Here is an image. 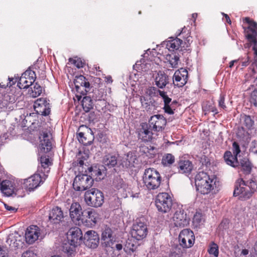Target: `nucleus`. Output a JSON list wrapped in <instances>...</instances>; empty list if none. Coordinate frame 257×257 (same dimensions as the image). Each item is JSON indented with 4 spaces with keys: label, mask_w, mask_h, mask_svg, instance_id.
Returning a JSON list of instances; mask_svg holds the SVG:
<instances>
[{
    "label": "nucleus",
    "mask_w": 257,
    "mask_h": 257,
    "mask_svg": "<svg viewBox=\"0 0 257 257\" xmlns=\"http://www.w3.org/2000/svg\"><path fill=\"white\" fill-rule=\"evenodd\" d=\"M256 190L255 182L251 181L246 182L242 179H239L235 183L233 196H238V199L241 201L247 200L251 197Z\"/></svg>",
    "instance_id": "obj_1"
},
{
    "label": "nucleus",
    "mask_w": 257,
    "mask_h": 257,
    "mask_svg": "<svg viewBox=\"0 0 257 257\" xmlns=\"http://www.w3.org/2000/svg\"><path fill=\"white\" fill-rule=\"evenodd\" d=\"M88 174H81L76 176L74 179L73 187L76 191H84L90 188L93 183L92 176H95L97 174H100V171L93 170L92 167L88 168Z\"/></svg>",
    "instance_id": "obj_2"
},
{
    "label": "nucleus",
    "mask_w": 257,
    "mask_h": 257,
    "mask_svg": "<svg viewBox=\"0 0 257 257\" xmlns=\"http://www.w3.org/2000/svg\"><path fill=\"white\" fill-rule=\"evenodd\" d=\"M195 180L196 190L202 194H208L214 189L213 179L203 171L196 175Z\"/></svg>",
    "instance_id": "obj_3"
},
{
    "label": "nucleus",
    "mask_w": 257,
    "mask_h": 257,
    "mask_svg": "<svg viewBox=\"0 0 257 257\" xmlns=\"http://www.w3.org/2000/svg\"><path fill=\"white\" fill-rule=\"evenodd\" d=\"M144 186L149 190H155L160 186L162 177L160 173L154 168H149L145 170L143 176Z\"/></svg>",
    "instance_id": "obj_4"
},
{
    "label": "nucleus",
    "mask_w": 257,
    "mask_h": 257,
    "mask_svg": "<svg viewBox=\"0 0 257 257\" xmlns=\"http://www.w3.org/2000/svg\"><path fill=\"white\" fill-rule=\"evenodd\" d=\"M84 200L87 205L92 207H99L104 202L103 194L97 189L91 188L85 192Z\"/></svg>",
    "instance_id": "obj_5"
},
{
    "label": "nucleus",
    "mask_w": 257,
    "mask_h": 257,
    "mask_svg": "<svg viewBox=\"0 0 257 257\" xmlns=\"http://www.w3.org/2000/svg\"><path fill=\"white\" fill-rule=\"evenodd\" d=\"M148 233V228L145 218L140 217L137 218L134 223L131 230V234L134 238L137 240H142L145 239Z\"/></svg>",
    "instance_id": "obj_6"
},
{
    "label": "nucleus",
    "mask_w": 257,
    "mask_h": 257,
    "mask_svg": "<svg viewBox=\"0 0 257 257\" xmlns=\"http://www.w3.org/2000/svg\"><path fill=\"white\" fill-rule=\"evenodd\" d=\"M155 204L159 212H168L173 205L172 197L168 193H160L156 196Z\"/></svg>",
    "instance_id": "obj_7"
},
{
    "label": "nucleus",
    "mask_w": 257,
    "mask_h": 257,
    "mask_svg": "<svg viewBox=\"0 0 257 257\" xmlns=\"http://www.w3.org/2000/svg\"><path fill=\"white\" fill-rule=\"evenodd\" d=\"M178 239L179 245L183 248H190L195 242L194 232L190 229H184L180 232Z\"/></svg>",
    "instance_id": "obj_8"
},
{
    "label": "nucleus",
    "mask_w": 257,
    "mask_h": 257,
    "mask_svg": "<svg viewBox=\"0 0 257 257\" xmlns=\"http://www.w3.org/2000/svg\"><path fill=\"white\" fill-rule=\"evenodd\" d=\"M76 91L80 95H76V97L79 100L81 95H84L89 90L90 84L86 78L83 75L76 76L74 80Z\"/></svg>",
    "instance_id": "obj_9"
},
{
    "label": "nucleus",
    "mask_w": 257,
    "mask_h": 257,
    "mask_svg": "<svg viewBox=\"0 0 257 257\" xmlns=\"http://www.w3.org/2000/svg\"><path fill=\"white\" fill-rule=\"evenodd\" d=\"M98 215L96 211L93 209L85 210L80 219L77 225L83 224L86 226L94 225L97 222Z\"/></svg>",
    "instance_id": "obj_10"
},
{
    "label": "nucleus",
    "mask_w": 257,
    "mask_h": 257,
    "mask_svg": "<svg viewBox=\"0 0 257 257\" xmlns=\"http://www.w3.org/2000/svg\"><path fill=\"white\" fill-rule=\"evenodd\" d=\"M36 78L35 72L30 69L24 72L18 82V86L20 89L28 88L35 82Z\"/></svg>",
    "instance_id": "obj_11"
},
{
    "label": "nucleus",
    "mask_w": 257,
    "mask_h": 257,
    "mask_svg": "<svg viewBox=\"0 0 257 257\" xmlns=\"http://www.w3.org/2000/svg\"><path fill=\"white\" fill-rule=\"evenodd\" d=\"M166 119L161 114H156L152 116L149 120L150 128L154 132L163 131L166 125Z\"/></svg>",
    "instance_id": "obj_12"
},
{
    "label": "nucleus",
    "mask_w": 257,
    "mask_h": 257,
    "mask_svg": "<svg viewBox=\"0 0 257 257\" xmlns=\"http://www.w3.org/2000/svg\"><path fill=\"white\" fill-rule=\"evenodd\" d=\"M175 167L178 173L189 175L193 170L194 165L192 161L185 157H181L177 160Z\"/></svg>",
    "instance_id": "obj_13"
},
{
    "label": "nucleus",
    "mask_w": 257,
    "mask_h": 257,
    "mask_svg": "<svg viewBox=\"0 0 257 257\" xmlns=\"http://www.w3.org/2000/svg\"><path fill=\"white\" fill-rule=\"evenodd\" d=\"M36 112L42 115H48L51 111L49 100L46 98H40L37 99L34 104Z\"/></svg>",
    "instance_id": "obj_14"
},
{
    "label": "nucleus",
    "mask_w": 257,
    "mask_h": 257,
    "mask_svg": "<svg viewBox=\"0 0 257 257\" xmlns=\"http://www.w3.org/2000/svg\"><path fill=\"white\" fill-rule=\"evenodd\" d=\"M188 78V71L184 68L176 70L173 76V84L178 87H182L187 83Z\"/></svg>",
    "instance_id": "obj_15"
},
{
    "label": "nucleus",
    "mask_w": 257,
    "mask_h": 257,
    "mask_svg": "<svg viewBox=\"0 0 257 257\" xmlns=\"http://www.w3.org/2000/svg\"><path fill=\"white\" fill-rule=\"evenodd\" d=\"M67 239L71 245L77 246L82 240L83 235L81 230L77 227L71 228L67 232Z\"/></svg>",
    "instance_id": "obj_16"
},
{
    "label": "nucleus",
    "mask_w": 257,
    "mask_h": 257,
    "mask_svg": "<svg viewBox=\"0 0 257 257\" xmlns=\"http://www.w3.org/2000/svg\"><path fill=\"white\" fill-rule=\"evenodd\" d=\"M243 22L247 24V27H243L245 39L248 41L247 35L250 34L254 37L253 39L257 42V23L249 17L243 18Z\"/></svg>",
    "instance_id": "obj_17"
},
{
    "label": "nucleus",
    "mask_w": 257,
    "mask_h": 257,
    "mask_svg": "<svg viewBox=\"0 0 257 257\" xmlns=\"http://www.w3.org/2000/svg\"><path fill=\"white\" fill-rule=\"evenodd\" d=\"M173 221L175 226L184 227L189 223L190 219L185 211L181 209L177 210L174 214Z\"/></svg>",
    "instance_id": "obj_18"
},
{
    "label": "nucleus",
    "mask_w": 257,
    "mask_h": 257,
    "mask_svg": "<svg viewBox=\"0 0 257 257\" xmlns=\"http://www.w3.org/2000/svg\"><path fill=\"white\" fill-rule=\"evenodd\" d=\"M84 243L89 248L97 247L99 242V237L96 232L93 230L87 231L84 235Z\"/></svg>",
    "instance_id": "obj_19"
},
{
    "label": "nucleus",
    "mask_w": 257,
    "mask_h": 257,
    "mask_svg": "<svg viewBox=\"0 0 257 257\" xmlns=\"http://www.w3.org/2000/svg\"><path fill=\"white\" fill-rule=\"evenodd\" d=\"M42 177L40 174H35L24 181V186L29 191H33L43 183Z\"/></svg>",
    "instance_id": "obj_20"
},
{
    "label": "nucleus",
    "mask_w": 257,
    "mask_h": 257,
    "mask_svg": "<svg viewBox=\"0 0 257 257\" xmlns=\"http://www.w3.org/2000/svg\"><path fill=\"white\" fill-rule=\"evenodd\" d=\"M40 235V229L36 225H31L27 229L25 233L26 242L29 244H33Z\"/></svg>",
    "instance_id": "obj_21"
},
{
    "label": "nucleus",
    "mask_w": 257,
    "mask_h": 257,
    "mask_svg": "<svg viewBox=\"0 0 257 257\" xmlns=\"http://www.w3.org/2000/svg\"><path fill=\"white\" fill-rule=\"evenodd\" d=\"M69 215L73 222L77 224L82 216L83 211L78 202H74L72 203L69 208Z\"/></svg>",
    "instance_id": "obj_22"
},
{
    "label": "nucleus",
    "mask_w": 257,
    "mask_h": 257,
    "mask_svg": "<svg viewBox=\"0 0 257 257\" xmlns=\"http://www.w3.org/2000/svg\"><path fill=\"white\" fill-rule=\"evenodd\" d=\"M149 125L146 123H142L138 130V137L143 142H150L153 139V133L149 130Z\"/></svg>",
    "instance_id": "obj_23"
},
{
    "label": "nucleus",
    "mask_w": 257,
    "mask_h": 257,
    "mask_svg": "<svg viewBox=\"0 0 257 257\" xmlns=\"http://www.w3.org/2000/svg\"><path fill=\"white\" fill-rule=\"evenodd\" d=\"M64 217V213L61 208L58 206L54 207L49 213V220L51 222L54 224L62 222Z\"/></svg>",
    "instance_id": "obj_24"
},
{
    "label": "nucleus",
    "mask_w": 257,
    "mask_h": 257,
    "mask_svg": "<svg viewBox=\"0 0 257 257\" xmlns=\"http://www.w3.org/2000/svg\"><path fill=\"white\" fill-rule=\"evenodd\" d=\"M182 45H183V40L178 38L166 42V47L170 51L179 50L180 48H181V50H182L183 48L185 49V46Z\"/></svg>",
    "instance_id": "obj_25"
},
{
    "label": "nucleus",
    "mask_w": 257,
    "mask_h": 257,
    "mask_svg": "<svg viewBox=\"0 0 257 257\" xmlns=\"http://www.w3.org/2000/svg\"><path fill=\"white\" fill-rule=\"evenodd\" d=\"M40 147L41 151L44 153H48L51 150L52 142L47 133H43V139L40 141Z\"/></svg>",
    "instance_id": "obj_26"
},
{
    "label": "nucleus",
    "mask_w": 257,
    "mask_h": 257,
    "mask_svg": "<svg viewBox=\"0 0 257 257\" xmlns=\"http://www.w3.org/2000/svg\"><path fill=\"white\" fill-rule=\"evenodd\" d=\"M169 82V76L164 72L159 71L155 78V83L159 88H164Z\"/></svg>",
    "instance_id": "obj_27"
},
{
    "label": "nucleus",
    "mask_w": 257,
    "mask_h": 257,
    "mask_svg": "<svg viewBox=\"0 0 257 257\" xmlns=\"http://www.w3.org/2000/svg\"><path fill=\"white\" fill-rule=\"evenodd\" d=\"M101 239L106 243V246H110L113 245L114 237L112 236V231L109 227H106L101 233Z\"/></svg>",
    "instance_id": "obj_28"
},
{
    "label": "nucleus",
    "mask_w": 257,
    "mask_h": 257,
    "mask_svg": "<svg viewBox=\"0 0 257 257\" xmlns=\"http://www.w3.org/2000/svg\"><path fill=\"white\" fill-rule=\"evenodd\" d=\"M223 158L225 162L228 165L233 168H237L239 166L237 157L233 154L232 155V153L229 151H227L224 153Z\"/></svg>",
    "instance_id": "obj_29"
},
{
    "label": "nucleus",
    "mask_w": 257,
    "mask_h": 257,
    "mask_svg": "<svg viewBox=\"0 0 257 257\" xmlns=\"http://www.w3.org/2000/svg\"><path fill=\"white\" fill-rule=\"evenodd\" d=\"M159 95L163 99L164 103L163 109L164 111L169 114H174V112L173 111V108L171 107V105H170L172 99L168 97L167 92L164 91H159Z\"/></svg>",
    "instance_id": "obj_30"
},
{
    "label": "nucleus",
    "mask_w": 257,
    "mask_h": 257,
    "mask_svg": "<svg viewBox=\"0 0 257 257\" xmlns=\"http://www.w3.org/2000/svg\"><path fill=\"white\" fill-rule=\"evenodd\" d=\"M137 160L136 156L134 155L132 152H130L123 158L122 165L127 168L134 167Z\"/></svg>",
    "instance_id": "obj_31"
},
{
    "label": "nucleus",
    "mask_w": 257,
    "mask_h": 257,
    "mask_svg": "<svg viewBox=\"0 0 257 257\" xmlns=\"http://www.w3.org/2000/svg\"><path fill=\"white\" fill-rule=\"evenodd\" d=\"M237 167L240 169V171L245 175L249 174L251 171V164L249 159L246 157L240 160L239 166Z\"/></svg>",
    "instance_id": "obj_32"
},
{
    "label": "nucleus",
    "mask_w": 257,
    "mask_h": 257,
    "mask_svg": "<svg viewBox=\"0 0 257 257\" xmlns=\"http://www.w3.org/2000/svg\"><path fill=\"white\" fill-rule=\"evenodd\" d=\"M102 163L105 166L111 168L117 164V157L115 155L107 154L104 156Z\"/></svg>",
    "instance_id": "obj_33"
},
{
    "label": "nucleus",
    "mask_w": 257,
    "mask_h": 257,
    "mask_svg": "<svg viewBox=\"0 0 257 257\" xmlns=\"http://www.w3.org/2000/svg\"><path fill=\"white\" fill-rule=\"evenodd\" d=\"M87 131V134H90L91 138L88 139L87 138V134L84 132H79L78 134V139L80 143L83 144L84 145H88L91 144L93 138L92 134H91V130L86 127Z\"/></svg>",
    "instance_id": "obj_34"
},
{
    "label": "nucleus",
    "mask_w": 257,
    "mask_h": 257,
    "mask_svg": "<svg viewBox=\"0 0 257 257\" xmlns=\"http://www.w3.org/2000/svg\"><path fill=\"white\" fill-rule=\"evenodd\" d=\"M140 152L149 158H153L156 154L155 148L151 145H142L140 147Z\"/></svg>",
    "instance_id": "obj_35"
},
{
    "label": "nucleus",
    "mask_w": 257,
    "mask_h": 257,
    "mask_svg": "<svg viewBox=\"0 0 257 257\" xmlns=\"http://www.w3.org/2000/svg\"><path fill=\"white\" fill-rule=\"evenodd\" d=\"M113 187L116 190L122 189L125 190L127 187V185L125 183L123 180L120 176H115L112 182Z\"/></svg>",
    "instance_id": "obj_36"
},
{
    "label": "nucleus",
    "mask_w": 257,
    "mask_h": 257,
    "mask_svg": "<svg viewBox=\"0 0 257 257\" xmlns=\"http://www.w3.org/2000/svg\"><path fill=\"white\" fill-rule=\"evenodd\" d=\"M175 157L171 154H165L162 159L161 163L165 167H170L175 163Z\"/></svg>",
    "instance_id": "obj_37"
},
{
    "label": "nucleus",
    "mask_w": 257,
    "mask_h": 257,
    "mask_svg": "<svg viewBox=\"0 0 257 257\" xmlns=\"http://www.w3.org/2000/svg\"><path fill=\"white\" fill-rule=\"evenodd\" d=\"M82 106L83 110L87 112L93 108L92 100L90 96H84L82 100Z\"/></svg>",
    "instance_id": "obj_38"
},
{
    "label": "nucleus",
    "mask_w": 257,
    "mask_h": 257,
    "mask_svg": "<svg viewBox=\"0 0 257 257\" xmlns=\"http://www.w3.org/2000/svg\"><path fill=\"white\" fill-rule=\"evenodd\" d=\"M242 128L245 130H250L252 128L254 121L250 116L244 115L242 117Z\"/></svg>",
    "instance_id": "obj_39"
},
{
    "label": "nucleus",
    "mask_w": 257,
    "mask_h": 257,
    "mask_svg": "<svg viewBox=\"0 0 257 257\" xmlns=\"http://www.w3.org/2000/svg\"><path fill=\"white\" fill-rule=\"evenodd\" d=\"M42 92V87L37 82L34 84L33 87L29 90L28 93L32 97H37Z\"/></svg>",
    "instance_id": "obj_40"
},
{
    "label": "nucleus",
    "mask_w": 257,
    "mask_h": 257,
    "mask_svg": "<svg viewBox=\"0 0 257 257\" xmlns=\"http://www.w3.org/2000/svg\"><path fill=\"white\" fill-rule=\"evenodd\" d=\"M137 247L138 246L134 240L128 239L126 242L123 249L127 253H131L136 250Z\"/></svg>",
    "instance_id": "obj_41"
},
{
    "label": "nucleus",
    "mask_w": 257,
    "mask_h": 257,
    "mask_svg": "<svg viewBox=\"0 0 257 257\" xmlns=\"http://www.w3.org/2000/svg\"><path fill=\"white\" fill-rule=\"evenodd\" d=\"M14 100L15 99L14 97L11 96L8 93L4 94L2 99L1 100V102L0 105H2L1 107H7L10 103L14 102Z\"/></svg>",
    "instance_id": "obj_42"
},
{
    "label": "nucleus",
    "mask_w": 257,
    "mask_h": 257,
    "mask_svg": "<svg viewBox=\"0 0 257 257\" xmlns=\"http://www.w3.org/2000/svg\"><path fill=\"white\" fill-rule=\"evenodd\" d=\"M76 246L71 245V242L70 244H65L63 246V251L67 253L68 257H72L75 254V248Z\"/></svg>",
    "instance_id": "obj_43"
},
{
    "label": "nucleus",
    "mask_w": 257,
    "mask_h": 257,
    "mask_svg": "<svg viewBox=\"0 0 257 257\" xmlns=\"http://www.w3.org/2000/svg\"><path fill=\"white\" fill-rule=\"evenodd\" d=\"M205 221L204 216L202 213L196 212L193 218V223L196 226L200 225Z\"/></svg>",
    "instance_id": "obj_44"
},
{
    "label": "nucleus",
    "mask_w": 257,
    "mask_h": 257,
    "mask_svg": "<svg viewBox=\"0 0 257 257\" xmlns=\"http://www.w3.org/2000/svg\"><path fill=\"white\" fill-rule=\"evenodd\" d=\"M210 254H212L215 257H218L219 254V247L218 245L214 242H211L207 250Z\"/></svg>",
    "instance_id": "obj_45"
},
{
    "label": "nucleus",
    "mask_w": 257,
    "mask_h": 257,
    "mask_svg": "<svg viewBox=\"0 0 257 257\" xmlns=\"http://www.w3.org/2000/svg\"><path fill=\"white\" fill-rule=\"evenodd\" d=\"M167 59L169 62L171 66L173 68L177 67L179 57L176 55H167Z\"/></svg>",
    "instance_id": "obj_46"
},
{
    "label": "nucleus",
    "mask_w": 257,
    "mask_h": 257,
    "mask_svg": "<svg viewBox=\"0 0 257 257\" xmlns=\"http://www.w3.org/2000/svg\"><path fill=\"white\" fill-rule=\"evenodd\" d=\"M249 101L251 104L257 107V87L250 94Z\"/></svg>",
    "instance_id": "obj_47"
},
{
    "label": "nucleus",
    "mask_w": 257,
    "mask_h": 257,
    "mask_svg": "<svg viewBox=\"0 0 257 257\" xmlns=\"http://www.w3.org/2000/svg\"><path fill=\"white\" fill-rule=\"evenodd\" d=\"M40 162L41 166L44 169L48 168V167L52 164L49 159L45 156H42L41 157Z\"/></svg>",
    "instance_id": "obj_48"
},
{
    "label": "nucleus",
    "mask_w": 257,
    "mask_h": 257,
    "mask_svg": "<svg viewBox=\"0 0 257 257\" xmlns=\"http://www.w3.org/2000/svg\"><path fill=\"white\" fill-rule=\"evenodd\" d=\"M140 101L144 108L147 110L150 109V103H152V101H149L145 96H141Z\"/></svg>",
    "instance_id": "obj_49"
},
{
    "label": "nucleus",
    "mask_w": 257,
    "mask_h": 257,
    "mask_svg": "<svg viewBox=\"0 0 257 257\" xmlns=\"http://www.w3.org/2000/svg\"><path fill=\"white\" fill-rule=\"evenodd\" d=\"M225 94L221 93L220 95L219 99H218V106L224 110H226L227 107L225 104Z\"/></svg>",
    "instance_id": "obj_50"
},
{
    "label": "nucleus",
    "mask_w": 257,
    "mask_h": 257,
    "mask_svg": "<svg viewBox=\"0 0 257 257\" xmlns=\"http://www.w3.org/2000/svg\"><path fill=\"white\" fill-rule=\"evenodd\" d=\"M160 90L154 86L149 87L146 91V93L150 97H154L157 95V93H159Z\"/></svg>",
    "instance_id": "obj_51"
},
{
    "label": "nucleus",
    "mask_w": 257,
    "mask_h": 257,
    "mask_svg": "<svg viewBox=\"0 0 257 257\" xmlns=\"http://www.w3.org/2000/svg\"><path fill=\"white\" fill-rule=\"evenodd\" d=\"M203 110L207 112H212L214 113V115L218 113V111L216 107L212 105H206L203 107Z\"/></svg>",
    "instance_id": "obj_52"
},
{
    "label": "nucleus",
    "mask_w": 257,
    "mask_h": 257,
    "mask_svg": "<svg viewBox=\"0 0 257 257\" xmlns=\"http://www.w3.org/2000/svg\"><path fill=\"white\" fill-rule=\"evenodd\" d=\"M183 35V33H180L179 34V36H180V38L184 39V41L183 45H184L185 48H187L190 46L191 42H192V37L190 36H188L186 38H185Z\"/></svg>",
    "instance_id": "obj_53"
},
{
    "label": "nucleus",
    "mask_w": 257,
    "mask_h": 257,
    "mask_svg": "<svg viewBox=\"0 0 257 257\" xmlns=\"http://www.w3.org/2000/svg\"><path fill=\"white\" fill-rule=\"evenodd\" d=\"M0 257H9V250L6 245H0Z\"/></svg>",
    "instance_id": "obj_54"
},
{
    "label": "nucleus",
    "mask_w": 257,
    "mask_h": 257,
    "mask_svg": "<svg viewBox=\"0 0 257 257\" xmlns=\"http://www.w3.org/2000/svg\"><path fill=\"white\" fill-rule=\"evenodd\" d=\"M233 154L237 157V155L240 153V149L238 144L234 142L232 144Z\"/></svg>",
    "instance_id": "obj_55"
},
{
    "label": "nucleus",
    "mask_w": 257,
    "mask_h": 257,
    "mask_svg": "<svg viewBox=\"0 0 257 257\" xmlns=\"http://www.w3.org/2000/svg\"><path fill=\"white\" fill-rule=\"evenodd\" d=\"M73 63L78 68H83L85 64V62L79 58L73 60Z\"/></svg>",
    "instance_id": "obj_56"
},
{
    "label": "nucleus",
    "mask_w": 257,
    "mask_h": 257,
    "mask_svg": "<svg viewBox=\"0 0 257 257\" xmlns=\"http://www.w3.org/2000/svg\"><path fill=\"white\" fill-rule=\"evenodd\" d=\"M93 97L96 100H101L102 99H103L104 94L103 93L101 92L99 90H97L94 92Z\"/></svg>",
    "instance_id": "obj_57"
},
{
    "label": "nucleus",
    "mask_w": 257,
    "mask_h": 257,
    "mask_svg": "<svg viewBox=\"0 0 257 257\" xmlns=\"http://www.w3.org/2000/svg\"><path fill=\"white\" fill-rule=\"evenodd\" d=\"M18 78H14L9 77V82L7 83V85H4L2 86H1V87L2 88H5L8 86L11 87V86H13V85H14L18 81Z\"/></svg>",
    "instance_id": "obj_58"
},
{
    "label": "nucleus",
    "mask_w": 257,
    "mask_h": 257,
    "mask_svg": "<svg viewBox=\"0 0 257 257\" xmlns=\"http://www.w3.org/2000/svg\"><path fill=\"white\" fill-rule=\"evenodd\" d=\"M36 254H35L33 251L32 250H27L26 251L24 252L23 254L21 257H36Z\"/></svg>",
    "instance_id": "obj_59"
},
{
    "label": "nucleus",
    "mask_w": 257,
    "mask_h": 257,
    "mask_svg": "<svg viewBox=\"0 0 257 257\" xmlns=\"http://www.w3.org/2000/svg\"><path fill=\"white\" fill-rule=\"evenodd\" d=\"M4 206H5V209L11 212H16L17 211V208H16L14 207H12V206H10L9 205H8L7 204L5 203Z\"/></svg>",
    "instance_id": "obj_60"
},
{
    "label": "nucleus",
    "mask_w": 257,
    "mask_h": 257,
    "mask_svg": "<svg viewBox=\"0 0 257 257\" xmlns=\"http://www.w3.org/2000/svg\"><path fill=\"white\" fill-rule=\"evenodd\" d=\"M72 203L73 202L71 199H68L65 201L64 202L63 204L64 207L69 210V208Z\"/></svg>",
    "instance_id": "obj_61"
},
{
    "label": "nucleus",
    "mask_w": 257,
    "mask_h": 257,
    "mask_svg": "<svg viewBox=\"0 0 257 257\" xmlns=\"http://www.w3.org/2000/svg\"><path fill=\"white\" fill-rule=\"evenodd\" d=\"M105 81L107 83H111L113 82V80L111 76H107L105 77Z\"/></svg>",
    "instance_id": "obj_62"
},
{
    "label": "nucleus",
    "mask_w": 257,
    "mask_h": 257,
    "mask_svg": "<svg viewBox=\"0 0 257 257\" xmlns=\"http://www.w3.org/2000/svg\"><path fill=\"white\" fill-rule=\"evenodd\" d=\"M223 16L225 18L226 22L229 24H231V21L228 15L225 14H223Z\"/></svg>",
    "instance_id": "obj_63"
},
{
    "label": "nucleus",
    "mask_w": 257,
    "mask_h": 257,
    "mask_svg": "<svg viewBox=\"0 0 257 257\" xmlns=\"http://www.w3.org/2000/svg\"><path fill=\"white\" fill-rule=\"evenodd\" d=\"M115 248L117 250H120L122 248V245L120 243H117L115 245Z\"/></svg>",
    "instance_id": "obj_64"
}]
</instances>
